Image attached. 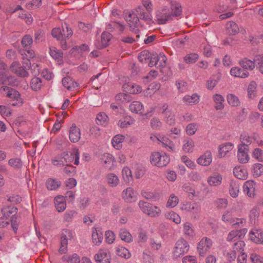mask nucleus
<instances>
[{
  "label": "nucleus",
  "instance_id": "obj_42",
  "mask_svg": "<svg viewBox=\"0 0 263 263\" xmlns=\"http://www.w3.org/2000/svg\"><path fill=\"white\" fill-rule=\"evenodd\" d=\"M61 182L57 179L49 178L46 182V186L48 190L53 191L58 189L61 185Z\"/></svg>",
  "mask_w": 263,
  "mask_h": 263
},
{
  "label": "nucleus",
  "instance_id": "obj_54",
  "mask_svg": "<svg viewBox=\"0 0 263 263\" xmlns=\"http://www.w3.org/2000/svg\"><path fill=\"white\" fill-rule=\"evenodd\" d=\"M119 236L122 240L126 242H130L133 241L132 235L126 229H121L120 231Z\"/></svg>",
  "mask_w": 263,
  "mask_h": 263
},
{
  "label": "nucleus",
  "instance_id": "obj_48",
  "mask_svg": "<svg viewBox=\"0 0 263 263\" xmlns=\"http://www.w3.org/2000/svg\"><path fill=\"white\" fill-rule=\"evenodd\" d=\"M256 88L257 84L255 82L252 81L249 84L247 89L248 97L249 99H254L256 98Z\"/></svg>",
  "mask_w": 263,
  "mask_h": 263
},
{
  "label": "nucleus",
  "instance_id": "obj_24",
  "mask_svg": "<svg viewBox=\"0 0 263 263\" xmlns=\"http://www.w3.org/2000/svg\"><path fill=\"white\" fill-rule=\"evenodd\" d=\"M222 181V176L221 174L215 173L210 176L207 179L209 185L217 186L220 185Z\"/></svg>",
  "mask_w": 263,
  "mask_h": 263
},
{
  "label": "nucleus",
  "instance_id": "obj_13",
  "mask_svg": "<svg viewBox=\"0 0 263 263\" xmlns=\"http://www.w3.org/2000/svg\"><path fill=\"white\" fill-rule=\"evenodd\" d=\"M98 263H110L111 255L106 249H101L95 256Z\"/></svg>",
  "mask_w": 263,
  "mask_h": 263
},
{
  "label": "nucleus",
  "instance_id": "obj_45",
  "mask_svg": "<svg viewBox=\"0 0 263 263\" xmlns=\"http://www.w3.org/2000/svg\"><path fill=\"white\" fill-rule=\"evenodd\" d=\"M199 96L195 93L192 96H185L183 98V101L186 104L192 105L197 104L199 101Z\"/></svg>",
  "mask_w": 263,
  "mask_h": 263
},
{
  "label": "nucleus",
  "instance_id": "obj_26",
  "mask_svg": "<svg viewBox=\"0 0 263 263\" xmlns=\"http://www.w3.org/2000/svg\"><path fill=\"white\" fill-rule=\"evenodd\" d=\"M10 68L12 71L20 77H27L28 76V72L23 67L21 66L20 64L17 62H13Z\"/></svg>",
  "mask_w": 263,
  "mask_h": 263
},
{
  "label": "nucleus",
  "instance_id": "obj_52",
  "mask_svg": "<svg viewBox=\"0 0 263 263\" xmlns=\"http://www.w3.org/2000/svg\"><path fill=\"white\" fill-rule=\"evenodd\" d=\"M30 85L33 90L37 91L42 86V81L40 78L34 77L31 79Z\"/></svg>",
  "mask_w": 263,
  "mask_h": 263
},
{
  "label": "nucleus",
  "instance_id": "obj_19",
  "mask_svg": "<svg viewBox=\"0 0 263 263\" xmlns=\"http://www.w3.org/2000/svg\"><path fill=\"white\" fill-rule=\"evenodd\" d=\"M180 209L193 214H197L199 213L200 209L199 205L196 203L186 202L181 205Z\"/></svg>",
  "mask_w": 263,
  "mask_h": 263
},
{
  "label": "nucleus",
  "instance_id": "obj_49",
  "mask_svg": "<svg viewBox=\"0 0 263 263\" xmlns=\"http://www.w3.org/2000/svg\"><path fill=\"white\" fill-rule=\"evenodd\" d=\"M165 217L169 220L173 221L176 224H180L181 221V217L177 213L174 211H169L166 212Z\"/></svg>",
  "mask_w": 263,
  "mask_h": 263
},
{
  "label": "nucleus",
  "instance_id": "obj_28",
  "mask_svg": "<svg viewBox=\"0 0 263 263\" xmlns=\"http://www.w3.org/2000/svg\"><path fill=\"white\" fill-rule=\"evenodd\" d=\"M92 241L96 245H99L102 241L103 233L100 229L93 228L92 229Z\"/></svg>",
  "mask_w": 263,
  "mask_h": 263
},
{
  "label": "nucleus",
  "instance_id": "obj_31",
  "mask_svg": "<svg viewBox=\"0 0 263 263\" xmlns=\"http://www.w3.org/2000/svg\"><path fill=\"white\" fill-rule=\"evenodd\" d=\"M234 176L239 179L245 180L248 177V172L246 168L238 166L234 167L233 170Z\"/></svg>",
  "mask_w": 263,
  "mask_h": 263
},
{
  "label": "nucleus",
  "instance_id": "obj_5",
  "mask_svg": "<svg viewBox=\"0 0 263 263\" xmlns=\"http://www.w3.org/2000/svg\"><path fill=\"white\" fill-rule=\"evenodd\" d=\"M149 161L152 165L162 167L169 163L170 158L165 152H155L151 154Z\"/></svg>",
  "mask_w": 263,
  "mask_h": 263
},
{
  "label": "nucleus",
  "instance_id": "obj_58",
  "mask_svg": "<svg viewBox=\"0 0 263 263\" xmlns=\"http://www.w3.org/2000/svg\"><path fill=\"white\" fill-rule=\"evenodd\" d=\"M179 203V198L174 194L170 195L167 201L166 206L167 208H174Z\"/></svg>",
  "mask_w": 263,
  "mask_h": 263
},
{
  "label": "nucleus",
  "instance_id": "obj_9",
  "mask_svg": "<svg viewBox=\"0 0 263 263\" xmlns=\"http://www.w3.org/2000/svg\"><path fill=\"white\" fill-rule=\"evenodd\" d=\"M163 120L169 125H173L175 122V115L167 104L163 105L161 109Z\"/></svg>",
  "mask_w": 263,
  "mask_h": 263
},
{
  "label": "nucleus",
  "instance_id": "obj_50",
  "mask_svg": "<svg viewBox=\"0 0 263 263\" xmlns=\"http://www.w3.org/2000/svg\"><path fill=\"white\" fill-rule=\"evenodd\" d=\"M143 197L148 200H157L159 197V194L155 192H151L148 190H143L141 192Z\"/></svg>",
  "mask_w": 263,
  "mask_h": 263
},
{
  "label": "nucleus",
  "instance_id": "obj_46",
  "mask_svg": "<svg viewBox=\"0 0 263 263\" xmlns=\"http://www.w3.org/2000/svg\"><path fill=\"white\" fill-rule=\"evenodd\" d=\"M111 35L108 32H104L101 35V44H96V46L99 48H103L106 47L108 45V42L111 39Z\"/></svg>",
  "mask_w": 263,
  "mask_h": 263
},
{
  "label": "nucleus",
  "instance_id": "obj_62",
  "mask_svg": "<svg viewBox=\"0 0 263 263\" xmlns=\"http://www.w3.org/2000/svg\"><path fill=\"white\" fill-rule=\"evenodd\" d=\"M198 129V125L196 123H192L187 124L185 128V132L187 135H194Z\"/></svg>",
  "mask_w": 263,
  "mask_h": 263
},
{
  "label": "nucleus",
  "instance_id": "obj_15",
  "mask_svg": "<svg viewBox=\"0 0 263 263\" xmlns=\"http://www.w3.org/2000/svg\"><path fill=\"white\" fill-rule=\"evenodd\" d=\"M250 239L255 243H263V234L262 231L257 229H253L249 233Z\"/></svg>",
  "mask_w": 263,
  "mask_h": 263
},
{
  "label": "nucleus",
  "instance_id": "obj_61",
  "mask_svg": "<svg viewBox=\"0 0 263 263\" xmlns=\"http://www.w3.org/2000/svg\"><path fill=\"white\" fill-rule=\"evenodd\" d=\"M253 175L255 177H259L263 174V165L260 163H255L253 166Z\"/></svg>",
  "mask_w": 263,
  "mask_h": 263
},
{
  "label": "nucleus",
  "instance_id": "obj_23",
  "mask_svg": "<svg viewBox=\"0 0 263 263\" xmlns=\"http://www.w3.org/2000/svg\"><path fill=\"white\" fill-rule=\"evenodd\" d=\"M159 138L160 141H159L158 144L162 145L169 151L175 152L176 151V147L174 144L167 137L160 135Z\"/></svg>",
  "mask_w": 263,
  "mask_h": 263
},
{
  "label": "nucleus",
  "instance_id": "obj_8",
  "mask_svg": "<svg viewBox=\"0 0 263 263\" xmlns=\"http://www.w3.org/2000/svg\"><path fill=\"white\" fill-rule=\"evenodd\" d=\"M65 29L67 33H65V29L64 26H62V30L59 28H55L52 29L51 34L53 37L56 38L58 40H65L72 35L73 32L72 30L65 25Z\"/></svg>",
  "mask_w": 263,
  "mask_h": 263
},
{
  "label": "nucleus",
  "instance_id": "obj_47",
  "mask_svg": "<svg viewBox=\"0 0 263 263\" xmlns=\"http://www.w3.org/2000/svg\"><path fill=\"white\" fill-rule=\"evenodd\" d=\"M239 192V185L236 181H232L230 184L229 193L233 198H236Z\"/></svg>",
  "mask_w": 263,
  "mask_h": 263
},
{
  "label": "nucleus",
  "instance_id": "obj_56",
  "mask_svg": "<svg viewBox=\"0 0 263 263\" xmlns=\"http://www.w3.org/2000/svg\"><path fill=\"white\" fill-rule=\"evenodd\" d=\"M62 259L67 263H79L80 262V257L77 254L64 256Z\"/></svg>",
  "mask_w": 263,
  "mask_h": 263
},
{
  "label": "nucleus",
  "instance_id": "obj_7",
  "mask_svg": "<svg viewBox=\"0 0 263 263\" xmlns=\"http://www.w3.org/2000/svg\"><path fill=\"white\" fill-rule=\"evenodd\" d=\"M139 206L141 211L151 217H158L161 213L159 206H152L148 203L140 200L139 202Z\"/></svg>",
  "mask_w": 263,
  "mask_h": 263
},
{
  "label": "nucleus",
  "instance_id": "obj_55",
  "mask_svg": "<svg viewBox=\"0 0 263 263\" xmlns=\"http://www.w3.org/2000/svg\"><path fill=\"white\" fill-rule=\"evenodd\" d=\"M117 254L121 257L129 258L131 256L129 251L123 247H118L116 249Z\"/></svg>",
  "mask_w": 263,
  "mask_h": 263
},
{
  "label": "nucleus",
  "instance_id": "obj_60",
  "mask_svg": "<svg viewBox=\"0 0 263 263\" xmlns=\"http://www.w3.org/2000/svg\"><path fill=\"white\" fill-rule=\"evenodd\" d=\"M252 156L259 162H263V151L259 148H254L252 152Z\"/></svg>",
  "mask_w": 263,
  "mask_h": 263
},
{
  "label": "nucleus",
  "instance_id": "obj_16",
  "mask_svg": "<svg viewBox=\"0 0 263 263\" xmlns=\"http://www.w3.org/2000/svg\"><path fill=\"white\" fill-rule=\"evenodd\" d=\"M234 145L232 143L226 142L220 144L218 147V156L223 158L228 155L234 148Z\"/></svg>",
  "mask_w": 263,
  "mask_h": 263
},
{
  "label": "nucleus",
  "instance_id": "obj_33",
  "mask_svg": "<svg viewBox=\"0 0 263 263\" xmlns=\"http://www.w3.org/2000/svg\"><path fill=\"white\" fill-rule=\"evenodd\" d=\"M195 148V142L191 138H187L183 142L182 151L185 153L193 152Z\"/></svg>",
  "mask_w": 263,
  "mask_h": 263
},
{
  "label": "nucleus",
  "instance_id": "obj_17",
  "mask_svg": "<svg viewBox=\"0 0 263 263\" xmlns=\"http://www.w3.org/2000/svg\"><path fill=\"white\" fill-rule=\"evenodd\" d=\"M213 157L210 151H206L201 155L197 159V162L198 164L207 166L211 164L212 162Z\"/></svg>",
  "mask_w": 263,
  "mask_h": 263
},
{
  "label": "nucleus",
  "instance_id": "obj_2",
  "mask_svg": "<svg viewBox=\"0 0 263 263\" xmlns=\"http://www.w3.org/2000/svg\"><path fill=\"white\" fill-rule=\"evenodd\" d=\"M182 14V9L178 3L172 4V11L170 12L168 8H163L158 11L156 14L158 22L160 24H165L167 21L173 19L174 16H179Z\"/></svg>",
  "mask_w": 263,
  "mask_h": 263
},
{
  "label": "nucleus",
  "instance_id": "obj_34",
  "mask_svg": "<svg viewBox=\"0 0 263 263\" xmlns=\"http://www.w3.org/2000/svg\"><path fill=\"white\" fill-rule=\"evenodd\" d=\"M253 139H254L253 137L247 134H242L240 136V143L237 146L249 148V146L252 143Z\"/></svg>",
  "mask_w": 263,
  "mask_h": 263
},
{
  "label": "nucleus",
  "instance_id": "obj_44",
  "mask_svg": "<svg viewBox=\"0 0 263 263\" xmlns=\"http://www.w3.org/2000/svg\"><path fill=\"white\" fill-rule=\"evenodd\" d=\"M126 21L131 29H134L139 22V18L134 13H130L127 16Z\"/></svg>",
  "mask_w": 263,
  "mask_h": 263
},
{
  "label": "nucleus",
  "instance_id": "obj_51",
  "mask_svg": "<svg viewBox=\"0 0 263 263\" xmlns=\"http://www.w3.org/2000/svg\"><path fill=\"white\" fill-rule=\"evenodd\" d=\"M122 176L126 182H129L133 178L132 171L127 166H124L122 170Z\"/></svg>",
  "mask_w": 263,
  "mask_h": 263
},
{
  "label": "nucleus",
  "instance_id": "obj_57",
  "mask_svg": "<svg viewBox=\"0 0 263 263\" xmlns=\"http://www.w3.org/2000/svg\"><path fill=\"white\" fill-rule=\"evenodd\" d=\"M8 164L15 169H20L23 166V162L19 158H11L8 161Z\"/></svg>",
  "mask_w": 263,
  "mask_h": 263
},
{
  "label": "nucleus",
  "instance_id": "obj_25",
  "mask_svg": "<svg viewBox=\"0 0 263 263\" xmlns=\"http://www.w3.org/2000/svg\"><path fill=\"white\" fill-rule=\"evenodd\" d=\"M49 54L54 59L59 65L63 63V52L57 49L56 47L51 46L49 48Z\"/></svg>",
  "mask_w": 263,
  "mask_h": 263
},
{
  "label": "nucleus",
  "instance_id": "obj_3",
  "mask_svg": "<svg viewBox=\"0 0 263 263\" xmlns=\"http://www.w3.org/2000/svg\"><path fill=\"white\" fill-rule=\"evenodd\" d=\"M80 152L78 148H73L69 153L64 152L61 156L52 160L54 165H63L65 163L73 162L75 165L79 164Z\"/></svg>",
  "mask_w": 263,
  "mask_h": 263
},
{
  "label": "nucleus",
  "instance_id": "obj_12",
  "mask_svg": "<svg viewBox=\"0 0 263 263\" xmlns=\"http://www.w3.org/2000/svg\"><path fill=\"white\" fill-rule=\"evenodd\" d=\"M247 232V229L235 230L230 231L227 236V240L229 242L235 241L243 238Z\"/></svg>",
  "mask_w": 263,
  "mask_h": 263
},
{
  "label": "nucleus",
  "instance_id": "obj_14",
  "mask_svg": "<svg viewBox=\"0 0 263 263\" xmlns=\"http://www.w3.org/2000/svg\"><path fill=\"white\" fill-rule=\"evenodd\" d=\"M237 157L239 162L240 163H248L250 160L249 148L239 146H237Z\"/></svg>",
  "mask_w": 263,
  "mask_h": 263
},
{
  "label": "nucleus",
  "instance_id": "obj_43",
  "mask_svg": "<svg viewBox=\"0 0 263 263\" xmlns=\"http://www.w3.org/2000/svg\"><path fill=\"white\" fill-rule=\"evenodd\" d=\"M134 120L130 116H126L120 119L118 123V125L121 128H127L130 125L133 124Z\"/></svg>",
  "mask_w": 263,
  "mask_h": 263
},
{
  "label": "nucleus",
  "instance_id": "obj_63",
  "mask_svg": "<svg viewBox=\"0 0 263 263\" xmlns=\"http://www.w3.org/2000/svg\"><path fill=\"white\" fill-rule=\"evenodd\" d=\"M181 161L184 163L186 166L190 169L195 170L196 167L195 163L191 160L186 156H183L181 158Z\"/></svg>",
  "mask_w": 263,
  "mask_h": 263
},
{
  "label": "nucleus",
  "instance_id": "obj_18",
  "mask_svg": "<svg viewBox=\"0 0 263 263\" xmlns=\"http://www.w3.org/2000/svg\"><path fill=\"white\" fill-rule=\"evenodd\" d=\"M255 182L253 180L245 182L243 189L244 193L250 197H254L255 195Z\"/></svg>",
  "mask_w": 263,
  "mask_h": 263
},
{
  "label": "nucleus",
  "instance_id": "obj_32",
  "mask_svg": "<svg viewBox=\"0 0 263 263\" xmlns=\"http://www.w3.org/2000/svg\"><path fill=\"white\" fill-rule=\"evenodd\" d=\"M129 109L133 113L141 114L144 111V105L141 102L135 101L130 104Z\"/></svg>",
  "mask_w": 263,
  "mask_h": 263
},
{
  "label": "nucleus",
  "instance_id": "obj_21",
  "mask_svg": "<svg viewBox=\"0 0 263 263\" xmlns=\"http://www.w3.org/2000/svg\"><path fill=\"white\" fill-rule=\"evenodd\" d=\"M230 74L232 77L242 79L248 78L249 76L248 72L237 66L232 67L230 71Z\"/></svg>",
  "mask_w": 263,
  "mask_h": 263
},
{
  "label": "nucleus",
  "instance_id": "obj_41",
  "mask_svg": "<svg viewBox=\"0 0 263 263\" xmlns=\"http://www.w3.org/2000/svg\"><path fill=\"white\" fill-rule=\"evenodd\" d=\"M101 159L105 167L112 165L115 161L114 157L109 153H104L102 156Z\"/></svg>",
  "mask_w": 263,
  "mask_h": 263
},
{
  "label": "nucleus",
  "instance_id": "obj_36",
  "mask_svg": "<svg viewBox=\"0 0 263 263\" xmlns=\"http://www.w3.org/2000/svg\"><path fill=\"white\" fill-rule=\"evenodd\" d=\"M107 184L111 187H116L119 183L120 180L118 176L114 173H108L106 176Z\"/></svg>",
  "mask_w": 263,
  "mask_h": 263
},
{
  "label": "nucleus",
  "instance_id": "obj_53",
  "mask_svg": "<svg viewBox=\"0 0 263 263\" xmlns=\"http://www.w3.org/2000/svg\"><path fill=\"white\" fill-rule=\"evenodd\" d=\"M227 30L230 34H235L239 31V28L234 22H229L226 25Z\"/></svg>",
  "mask_w": 263,
  "mask_h": 263
},
{
  "label": "nucleus",
  "instance_id": "obj_11",
  "mask_svg": "<svg viewBox=\"0 0 263 263\" xmlns=\"http://www.w3.org/2000/svg\"><path fill=\"white\" fill-rule=\"evenodd\" d=\"M122 197L126 202H134L137 200V193L133 188L128 187L122 192Z\"/></svg>",
  "mask_w": 263,
  "mask_h": 263
},
{
  "label": "nucleus",
  "instance_id": "obj_30",
  "mask_svg": "<svg viewBox=\"0 0 263 263\" xmlns=\"http://www.w3.org/2000/svg\"><path fill=\"white\" fill-rule=\"evenodd\" d=\"M55 207L59 212L64 211L66 208L65 198L63 196H58L54 198Z\"/></svg>",
  "mask_w": 263,
  "mask_h": 263
},
{
  "label": "nucleus",
  "instance_id": "obj_20",
  "mask_svg": "<svg viewBox=\"0 0 263 263\" xmlns=\"http://www.w3.org/2000/svg\"><path fill=\"white\" fill-rule=\"evenodd\" d=\"M81 132L75 124H73L69 130V138L71 142L76 143L79 141L81 138Z\"/></svg>",
  "mask_w": 263,
  "mask_h": 263
},
{
  "label": "nucleus",
  "instance_id": "obj_10",
  "mask_svg": "<svg viewBox=\"0 0 263 263\" xmlns=\"http://www.w3.org/2000/svg\"><path fill=\"white\" fill-rule=\"evenodd\" d=\"M213 245L212 240L207 237H204L199 242L197 250L200 256H203Z\"/></svg>",
  "mask_w": 263,
  "mask_h": 263
},
{
  "label": "nucleus",
  "instance_id": "obj_37",
  "mask_svg": "<svg viewBox=\"0 0 263 263\" xmlns=\"http://www.w3.org/2000/svg\"><path fill=\"white\" fill-rule=\"evenodd\" d=\"M62 84L66 88L70 90H73L78 87V84L69 77L63 79Z\"/></svg>",
  "mask_w": 263,
  "mask_h": 263
},
{
  "label": "nucleus",
  "instance_id": "obj_35",
  "mask_svg": "<svg viewBox=\"0 0 263 263\" xmlns=\"http://www.w3.org/2000/svg\"><path fill=\"white\" fill-rule=\"evenodd\" d=\"M125 140V137L121 134L115 136L111 140L112 146L116 149H120L122 147V143Z\"/></svg>",
  "mask_w": 263,
  "mask_h": 263
},
{
  "label": "nucleus",
  "instance_id": "obj_4",
  "mask_svg": "<svg viewBox=\"0 0 263 263\" xmlns=\"http://www.w3.org/2000/svg\"><path fill=\"white\" fill-rule=\"evenodd\" d=\"M189 243L184 238L179 239L175 243L172 254L174 259H178L186 254L190 250Z\"/></svg>",
  "mask_w": 263,
  "mask_h": 263
},
{
  "label": "nucleus",
  "instance_id": "obj_39",
  "mask_svg": "<svg viewBox=\"0 0 263 263\" xmlns=\"http://www.w3.org/2000/svg\"><path fill=\"white\" fill-rule=\"evenodd\" d=\"M183 232L184 235L189 238L193 237L195 235L193 224L189 222H186L183 224Z\"/></svg>",
  "mask_w": 263,
  "mask_h": 263
},
{
  "label": "nucleus",
  "instance_id": "obj_59",
  "mask_svg": "<svg viewBox=\"0 0 263 263\" xmlns=\"http://www.w3.org/2000/svg\"><path fill=\"white\" fill-rule=\"evenodd\" d=\"M108 116L104 112L98 114L96 117V122L98 124L105 125L107 123Z\"/></svg>",
  "mask_w": 263,
  "mask_h": 263
},
{
  "label": "nucleus",
  "instance_id": "obj_64",
  "mask_svg": "<svg viewBox=\"0 0 263 263\" xmlns=\"http://www.w3.org/2000/svg\"><path fill=\"white\" fill-rule=\"evenodd\" d=\"M255 61L259 71L263 75V54L256 55Z\"/></svg>",
  "mask_w": 263,
  "mask_h": 263
},
{
  "label": "nucleus",
  "instance_id": "obj_27",
  "mask_svg": "<svg viewBox=\"0 0 263 263\" xmlns=\"http://www.w3.org/2000/svg\"><path fill=\"white\" fill-rule=\"evenodd\" d=\"M123 89L126 92L133 94H137L142 90L141 87L132 83H125L123 86Z\"/></svg>",
  "mask_w": 263,
  "mask_h": 263
},
{
  "label": "nucleus",
  "instance_id": "obj_6",
  "mask_svg": "<svg viewBox=\"0 0 263 263\" xmlns=\"http://www.w3.org/2000/svg\"><path fill=\"white\" fill-rule=\"evenodd\" d=\"M3 90L5 92V96L10 99L11 104L14 106H21L24 102L18 91L11 88L4 86L2 87Z\"/></svg>",
  "mask_w": 263,
  "mask_h": 263
},
{
  "label": "nucleus",
  "instance_id": "obj_1",
  "mask_svg": "<svg viewBox=\"0 0 263 263\" xmlns=\"http://www.w3.org/2000/svg\"><path fill=\"white\" fill-rule=\"evenodd\" d=\"M2 213L3 217L1 218L2 224L0 225L5 227L10 222L14 232H16L18 227V221L16 216L17 209L13 206H6L3 208Z\"/></svg>",
  "mask_w": 263,
  "mask_h": 263
},
{
  "label": "nucleus",
  "instance_id": "obj_40",
  "mask_svg": "<svg viewBox=\"0 0 263 263\" xmlns=\"http://www.w3.org/2000/svg\"><path fill=\"white\" fill-rule=\"evenodd\" d=\"M226 98L228 103L232 107H237L240 105L239 99L233 93H228Z\"/></svg>",
  "mask_w": 263,
  "mask_h": 263
},
{
  "label": "nucleus",
  "instance_id": "obj_22",
  "mask_svg": "<svg viewBox=\"0 0 263 263\" xmlns=\"http://www.w3.org/2000/svg\"><path fill=\"white\" fill-rule=\"evenodd\" d=\"M255 60L256 56L253 61L246 58L240 60L239 64L244 70H253L255 68V65L257 66V62L255 61Z\"/></svg>",
  "mask_w": 263,
  "mask_h": 263
},
{
  "label": "nucleus",
  "instance_id": "obj_38",
  "mask_svg": "<svg viewBox=\"0 0 263 263\" xmlns=\"http://www.w3.org/2000/svg\"><path fill=\"white\" fill-rule=\"evenodd\" d=\"M21 54L23 59V64H26V66L31 65V63L30 62V60L34 57V51L32 50L22 51Z\"/></svg>",
  "mask_w": 263,
  "mask_h": 263
},
{
  "label": "nucleus",
  "instance_id": "obj_29",
  "mask_svg": "<svg viewBox=\"0 0 263 263\" xmlns=\"http://www.w3.org/2000/svg\"><path fill=\"white\" fill-rule=\"evenodd\" d=\"M216 110H222L224 108V97L220 94L215 93L212 97Z\"/></svg>",
  "mask_w": 263,
  "mask_h": 263
}]
</instances>
